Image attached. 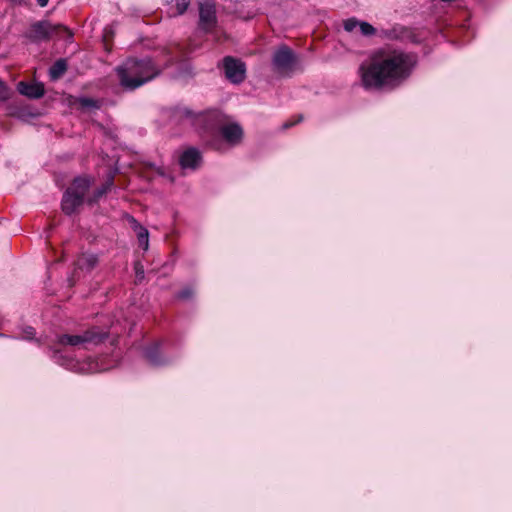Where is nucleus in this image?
Returning a JSON list of instances; mask_svg holds the SVG:
<instances>
[{
	"mask_svg": "<svg viewBox=\"0 0 512 512\" xmlns=\"http://www.w3.org/2000/svg\"><path fill=\"white\" fill-rule=\"evenodd\" d=\"M411 56L397 50H379L359 67L366 89L397 85L406 79L413 67Z\"/></svg>",
	"mask_w": 512,
	"mask_h": 512,
	"instance_id": "f257e3e1",
	"label": "nucleus"
},
{
	"mask_svg": "<svg viewBox=\"0 0 512 512\" xmlns=\"http://www.w3.org/2000/svg\"><path fill=\"white\" fill-rule=\"evenodd\" d=\"M116 72L121 86L134 90L158 76L160 69L150 58L141 60L131 58L118 66Z\"/></svg>",
	"mask_w": 512,
	"mask_h": 512,
	"instance_id": "f03ea898",
	"label": "nucleus"
},
{
	"mask_svg": "<svg viewBox=\"0 0 512 512\" xmlns=\"http://www.w3.org/2000/svg\"><path fill=\"white\" fill-rule=\"evenodd\" d=\"M95 182V178L91 175H81L73 179L71 187L63 194L61 207L65 214L72 215L86 201L85 195Z\"/></svg>",
	"mask_w": 512,
	"mask_h": 512,
	"instance_id": "7ed1b4c3",
	"label": "nucleus"
},
{
	"mask_svg": "<svg viewBox=\"0 0 512 512\" xmlns=\"http://www.w3.org/2000/svg\"><path fill=\"white\" fill-rule=\"evenodd\" d=\"M272 66L278 74L289 76L297 69L298 57L291 48L281 45L273 53Z\"/></svg>",
	"mask_w": 512,
	"mask_h": 512,
	"instance_id": "20e7f679",
	"label": "nucleus"
},
{
	"mask_svg": "<svg viewBox=\"0 0 512 512\" xmlns=\"http://www.w3.org/2000/svg\"><path fill=\"white\" fill-rule=\"evenodd\" d=\"M108 337L107 332L100 331L97 327L86 330L81 335L63 334L57 337L58 345L79 346L86 343L100 344Z\"/></svg>",
	"mask_w": 512,
	"mask_h": 512,
	"instance_id": "39448f33",
	"label": "nucleus"
},
{
	"mask_svg": "<svg viewBox=\"0 0 512 512\" xmlns=\"http://www.w3.org/2000/svg\"><path fill=\"white\" fill-rule=\"evenodd\" d=\"M60 29L66 28L60 24L54 25L49 21H38L31 25L28 37L33 41H46Z\"/></svg>",
	"mask_w": 512,
	"mask_h": 512,
	"instance_id": "423d86ee",
	"label": "nucleus"
},
{
	"mask_svg": "<svg viewBox=\"0 0 512 512\" xmlns=\"http://www.w3.org/2000/svg\"><path fill=\"white\" fill-rule=\"evenodd\" d=\"M223 67L226 78L234 83L240 84L244 81L246 76L245 64L231 56H227L223 59Z\"/></svg>",
	"mask_w": 512,
	"mask_h": 512,
	"instance_id": "0eeeda50",
	"label": "nucleus"
},
{
	"mask_svg": "<svg viewBox=\"0 0 512 512\" xmlns=\"http://www.w3.org/2000/svg\"><path fill=\"white\" fill-rule=\"evenodd\" d=\"M216 25V9L212 0L199 3V27L210 31Z\"/></svg>",
	"mask_w": 512,
	"mask_h": 512,
	"instance_id": "6e6552de",
	"label": "nucleus"
},
{
	"mask_svg": "<svg viewBox=\"0 0 512 512\" xmlns=\"http://www.w3.org/2000/svg\"><path fill=\"white\" fill-rule=\"evenodd\" d=\"M219 135L229 146H235L242 141L243 129L237 122H226L219 126Z\"/></svg>",
	"mask_w": 512,
	"mask_h": 512,
	"instance_id": "1a4fd4ad",
	"label": "nucleus"
},
{
	"mask_svg": "<svg viewBox=\"0 0 512 512\" xmlns=\"http://www.w3.org/2000/svg\"><path fill=\"white\" fill-rule=\"evenodd\" d=\"M17 89L20 94L30 98L39 99L44 95V86L41 83L19 82Z\"/></svg>",
	"mask_w": 512,
	"mask_h": 512,
	"instance_id": "9d476101",
	"label": "nucleus"
},
{
	"mask_svg": "<svg viewBox=\"0 0 512 512\" xmlns=\"http://www.w3.org/2000/svg\"><path fill=\"white\" fill-rule=\"evenodd\" d=\"M113 175L110 174L107 178V180L105 181V183H103L100 187H98L93 193L91 196L87 197L86 198V202L89 204V205H93L95 203H97L108 191L111 190L112 186H113Z\"/></svg>",
	"mask_w": 512,
	"mask_h": 512,
	"instance_id": "9b49d317",
	"label": "nucleus"
},
{
	"mask_svg": "<svg viewBox=\"0 0 512 512\" xmlns=\"http://www.w3.org/2000/svg\"><path fill=\"white\" fill-rule=\"evenodd\" d=\"M98 264V256L96 254L91 253H83L77 259L75 265L80 270L91 271Z\"/></svg>",
	"mask_w": 512,
	"mask_h": 512,
	"instance_id": "f8f14e48",
	"label": "nucleus"
},
{
	"mask_svg": "<svg viewBox=\"0 0 512 512\" xmlns=\"http://www.w3.org/2000/svg\"><path fill=\"white\" fill-rule=\"evenodd\" d=\"M145 357L150 362V364L154 366H160L166 363V361L160 357V349L158 344L148 347L145 350Z\"/></svg>",
	"mask_w": 512,
	"mask_h": 512,
	"instance_id": "ddd939ff",
	"label": "nucleus"
},
{
	"mask_svg": "<svg viewBox=\"0 0 512 512\" xmlns=\"http://www.w3.org/2000/svg\"><path fill=\"white\" fill-rule=\"evenodd\" d=\"M67 70V63L64 59L57 60L50 68L49 75L51 79L60 78Z\"/></svg>",
	"mask_w": 512,
	"mask_h": 512,
	"instance_id": "4468645a",
	"label": "nucleus"
},
{
	"mask_svg": "<svg viewBox=\"0 0 512 512\" xmlns=\"http://www.w3.org/2000/svg\"><path fill=\"white\" fill-rule=\"evenodd\" d=\"M50 351L52 352V359L59 365L65 366L68 369H71L74 366L72 360L64 359L60 350L56 348H50Z\"/></svg>",
	"mask_w": 512,
	"mask_h": 512,
	"instance_id": "2eb2a0df",
	"label": "nucleus"
},
{
	"mask_svg": "<svg viewBox=\"0 0 512 512\" xmlns=\"http://www.w3.org/2000/svg\"><path fill=\"white\" fill-rule=\"evenodd\" d=\"M202 158L201 151L196 147H188L185 149L179 160H200Z\"/></svg>",
	"mask_w": 512,
	"mask_h": 512,
	"instance_id": "dca6fc26",
	"label": "nucleus"
},
{
	"mask_svg": "<svg viewBox=\"0 0 512 512\" xmlns=\"http://www.w3.org/2000/svg\"><path fill=\"white\" fill-rule=\"evenodd\" d=\"M136 233H137V238H138L139 245L144 250H147L148 246H149V232H148V230L144 227V228H140V230L137 231Z\"/></svg>",
	"mask_w": 512,
	"mask_h": 512,
	"instance_id": "f3484780",
	"label": "nucleus"
},
{
	"mask_svg": "<svg viewBox=\"0 0 512 512\" xmlns=\"http://www.w3.org/2000/svg\"><path fill=\"white\" fill-rule=\"evenodd\" d=\"M191 0H175V11L171 13V16H178L185 13Z\"/></svg>",
	"mask_w": 512,
	"mask_h": 512,
	"instance_id": "a211bd4d",
	"label": "nucleus"
},
{
	"mask_svg": "<svg viewBox=\"0 0 512 512\" xmlns=\"http://www.w3.org/2000/svg\"><path fill=\"white\" fill-rule=\"evenodd\" d=\"M201 162H178L179 169L182 174L187 170L195 171L200 168Z\"/></svg>",
	"mask_w": 512,
	"mask_h": 512,
	"instance_id": "6ab92c4d",
	"label": "nucleus"
},
{
	"mask_svg": "<svg viewBox=\"0 0 512 512\" xmlns=\"http://www.w3.org/2000/svg\"><path fill=\"white\" fill-rule=\"evenodd\" d=\"M359 29L361 34L364 36H371L375 34V28L367 22L359 21Z\"/></svg>",
	"mask_w": 512,
	"mask_h": 512,
	"instance_id": "aec40b11",
	"label": "nucleus"
},
{
	"mask_svg": "<svg viewBox=\"0 0 512 512\" xmlns=\"http://www.w3.org/2000/svg\"><path fill=\"white\" fill-rule=\"evenodd\" d=\"M344 29L347 32H352L355 28L359 27V21L356 18H349L344 21Z\"/></svg>",
	"mask_w": 512,
	"mask_h": 512,
	"instance_id": "412c9836",
	"label": "nucleus"
},
{
	"mask_svg": "<svg viewBox=\"0 0 512 512\" xmlns=\"http://www.w3.org/2000/svg\"><path fill=\"white\" fill-rule=\"evenodd\" d=\"M134 270H135L136 280L138 282H141L144 279V275H145L143 265L140 262H136L134 265Z\"/></svg>",
	"mask_w": 512,
	"mask_h": 512,
	"instance_id": "4be33fe9",
	"label": "nucleus"
},
{
	"mask_svg": "<svg viewBox=\"0 0 512 512\" xmlns=\"http://www.w3.org/2000/svg\"><path fill=\"white\" fill-rule=\"evenodd\" d=\"M79 103L82 107H87V108H97L98 105H97V102L95 100H93L92 98H81L79 100Z\"/></svg>",
	"mask_w": 512,
	"mask_h": 512,
	"instance_id": "5701e85b",
	"label": "nucleus"
},
{
	"mask_svg": "<svg viewBox=\"0 0 512 512\" xmlns=\"http://www.w3.org/2000/svg\"><path fill=\"white\" fill-rule=\"evenodd\" d=\"M193 295V291L191 288H184L183 290H181L177 297L180 298V299H189L191 296Z\"/></svg>",
	"mask_w": 512,
	"mask_h": 512,
	"instance_id": "b1692460",
	"label": "nucleus"
},
{
	"mask_svg": "<svg viewBox=\"0 0 512 512\" xmlns=\"http://www.w3.org/2000/svg\"><path fill=\"white\" fill-rule=\"evenodd\" d=\"M23 333H24V336H23L24 339H33L36 334L35 329L31 326L26 327L23 330Z\"/></svg>",
	"mask_w": 512,
	"mask_h": 512,
	"instance_id": "393cba45",
	"label": "nucleus"
},
{
	"mask_svg": "<svg viewBox=\"0 0 512 512\" xmlns=\"http://www.w3.org/2000/svg\"><path fill=\"white\" fill-rule=\"evenodd\" d=\"M130 223L133 227V229L137 232L140 230V228H144L135 218H130Z\"/></svg>",
	"mask_w": 512,
	"mask_h": 512,
	"instance_id": "a878e982",
	"label": "nucleus"
},
{
	"mask_svg": "<svg viewBox=\"0 0 512 512\" xmlns=\"http://www.w3.org/2000/svg\"><path fill=\"white\" fill-rule=\"evenodd\" d=\"M130 223L133 227V229L137 232L140 230V228H144L135 218H130Z\"/></svg>",
	"mask_w": 512,
	"mask_h": 512,
	"instance_id": "bb28decb",
	"label": "nucleus"
},
{
	"mask_svg": "<svg viewBox=\"0 0 512 512\" xmlns=\"http://www.w3.org/2000/svg\"><path fill=\"white\" fill-rule=\"evenodd\" d=\"M5 84L4 82L0 79V97L5 93Z\"/></svg>",
	"mask_w": 512,
	"mask_h": 512,
	"instance_id": "cd10ccee",
	"label": "nucleus"
},
{
	"mask_svg": "<svg viewBox=\"0 0 512 512\" xmlns=\"http://www.w3.org/2000/svg\"><path fill=\"white\" fill-rule=\"evenodd\" d=\"M49 0H37V3L40 7H45L48 4Z\"/></svg>",
	"mask_w": 512,
	"mask_h": 512,
	"instance_id": "c85d7f7f",
	"label": "nucleus"
},
{
	"mask_svg": "<svg viewBox=\"0 0 512 512\" xmlns=\"http://www.w3.org/2000/svg\"><path fill=\"white\" fill-rule=\"evenodd\" d=\"M183 114L186 116V117H192L193 113L192 111L188 110V109H184L183 110Z\"/></svg>",
	"mask_w": 512,
	"mask_h": 512,
	"instance_id": "c756f323",
	"label": "nucleus"
},
{
	"mask_svg": "<svg viewBox=\"0 0 512 512\" xmlns=\"http://www.w3.org/2000/svg\"><path fill=\"white\" fill-rule=\"evenodd\" d=\"M296 122H286L283 124V128L284 129H287V128H290L292 127L293 125H295Z\"/></svg>",
	"mask_w": 512,
	"mask_h": 512,
	"instance_id": "7c9ffc66",
	"label": "nucleus"
},
{
	"mask_svg": "<svg viewBox=\"0 0 512 512\" xmlns=\"http://www.w3.org/2000/svg\"><path fill=\"white\" fill-rule=\"evenodd\" d=\"M150 166H151L152 168H155V169H157L158 171H160V168H159V167H156L155 163H151V164H150Z\"/></svg>",
	"mask_w": 512,
	"mask_h": 512,
	"instance_id": "2f4dec72",
	"label": "nucleus"
}]
</instances>
